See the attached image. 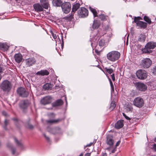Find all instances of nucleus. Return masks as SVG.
Segmentation results:
<instances>
[{"label": "nucleus", "mask_w": 156, "mask_h": 156, "mask_svg": "<svg viewBox=\"0 0 156 156\" xmlns=\"http://www.w3.org/2000/svg\"><path fill=\"white\" fill-rule=\"evenodd\" d=\"M120 53L117 51H112L108 53L107 55V58L112 62L118 60L120 57Z\"/></svg>", "instance_id": "1"}, {"label": "nucleus", "mask_w": 156, "mask_h": 156, "mask_svg": "<svg viewBox=\"0 0 156 156\" xmlns=\"http://www.w3.org/2000/svg\"><path fill=\"white\" fill-rule=\"evenodd\" d=\"M156 47V43L152 41L147 43L145 46V47L142 49L143 53H150L152 52L151 49H153Z\"/></svg>", "instance_id": "2"}, {"label": "nucleus", "mask_w": 156, "mask_h": 156, "mask_svg": "<svg viewBox=\"0 0 156 156\" xmlns=\"http://www.w3.org/2000/svg\"><path fill=\"white\" fill-rule=\"evenodd\" d=\"M11 83L7 80H4L1 84L0 87L3 91L9 92L11 89Z\"/></svg>", "instance_id": "3"}, {"label": "nucleus", "mask_w": 156, "mask_h": 156, "mask_svg": "<svg viewBox=\"0 0 156 156\" xmlns=\"http://www.w3.org/2000/svg\"><path fill=\"white\" fill-rule=\"evenodd\" d=\"M133 105L136 107L140 108L144 106V101L143 99L140 97L135 98L133 101Z\"/></svg>", "instance_id": "4"}, {"label": "nucleus", "mask_w": 156, "mask_h": 156, "mask_svg": "<svg viewBox=\"0 0 156 156\" xmlns=\"http://www.w3.org/2000/svg\"><path fill=\"white\" fill-rule=\"evenodd\" d=\"M136 76L138 79L140 80H144L146 79L147 76V72L144 70L139 69L136 73Z\"/></svg>", "instance_id": "5"}, {"label": "nucleus", "mask_w": 156, "mask_h": 156, "mask_svg": "<svg viewBox=\"0 0 156 156\" xmlns=\"http://www.w3.org/2000/svg\"><path fill=\"white\" fill-rule=\"evenodd\" d=\"M61 7L63 12L67 14L70 11L71 6L69 2H66L63 3Z\"/></svg>", "instance_id": "6"}, {"label": "nucleus", "mask_w": 156, "mask_h": 156, "mask_svg": "<svg viewBox=\"0 0 156 156\" xmlns=\"http://www.w3.org/2000/svg\"><path fill=\"white\" fill-rule=\"evenodd\" d=\"M17 92L20 96L23 98L27 97L29 94L28 91L23 87L18 88L17 90Z\"/></svg>", "instance_id": "7"}, {"label": "nucleus", "mask_w": 156, "mask_h": 156, "mask_svg": "<svg viewBox=\"0 0 156 156\" xmlns=\"http://www.w3.org/2000/svg\"><path fill=\"white\" fill-rule=\"evenodd\" d=\"M77 13L80 17L84 18L88 16V11L85 8L82 7L78 11Z\"/></svg>", "instance_id": "8"}, {"label": "nucleus", "mask_w": 156, "mask_h": 156, "mask_svg": "<svg viewBox=\"0 0 156 156\" xmlns=\"http://www.w3.org/2000/svg\"><path fill=\"white\" fill-rule=\"evenodd\" d=\"M30 104V103L28 100H23L20 101L19 106L21 109L23 110L26 109Z\"/></svg>", "instance_id": "9"}, {"label": "nucleus", "mask_w": 156, "mask_h": 156, "mask_svg": "<svg viewBox=\"0 0 156 156\" xmlns=\"http://www.w3.org/2000/svg\"><path fill=\"white\" fill-rule=\"evenodd\" d=\"M52 98L50 96H47L41 99V104L45 105L50 103L52 101Z\"/></svg>", "instance_id": "10"}, {"label": "nucleus", "mask_w": 156, "mask_h": 156, "mask_svg": "<svg viewBox=\"0 0 156 156\" xmlns=\"http://www.w3.org/2000/svg\"><path fill=\"white\" fill-rule=\"evenodd\" d=\"M152 63L151 61L149 58H146L142 60V65L144 68H148Z\"/></svg>", "instance_id": "11"}, {"label": "nucleus", "mask_w": 156, "mask_h": 156, "mask_svg": "<svg viewBox=\"0 0 156 156\" xmlns=\"http://www.w3.org/2000/svg\"><path fill=\"white\" fill-rule=\"evenodd\" d=\"M114 142V140L111 134L108 135L106 137V144L111 147L113 145Z\"/></svg>", "instance_id": "12"}, {"label": "nucleus", "mask_w": 156, "mask_h": 156, "mask_svg": "<svg viewBox=\"0 0 156 156\" xmlns=\"http://www.w3.org/2000/svg\"><path fill=\"white\" fill-rule=\"evenodd\" d=\"M134 22L136 23L137 26H138L141 28L144 29L147 27V23L140 21L137 22V20H136V18L134 19Z\"/></svg>", "instance_id": "13"}, {"label": "nucleus", "mask_w": 156, "mask_h": 156, "mask_svg": "<svg viewBox=\"0 0 156 156\" xmlns=\"http://www.w3.org/2000/svg\"><path fill=\"white\" fill-rule=\"evenodd\" d=\"M136 86L137 89L140 91H144L147 89L146 85L142 83H138Z\"/></svg>", "instance_id": "14"}, {"label": "nucleus", "mask_w": 156, "mask_h": 156, "mask_svg": "<svg viewBox=\"0 0 156 156\" xmlns=\"http://www.w3.org/2000/svg\"><path fill=\"white\" fill-rule=\"evenodd\" d=\"M25 61L26 65L29 66H32L33 64H34L36 62V60L34 58H30L26 59Z\"/></svg>", "instance_id": "15"}, {"label": "nucleus", "mask_w": 156, "mask_h": 156, "mask_svg": "<svg viewBox=\"0 0 156 156\" xmlns=\"http://www.w3.org/2000/svg\"><path fill=\"white\" fill-rule=\"evenodd\" d=\"M63 3L62 0H53L52 4L53 6L57 7L61 6Z\"/></svg>", "instance_id": "16"}, {"label": "nucleus", "mask_w": 156, "mask_h": 156, "mask_svg": "<svg viewBox=\"0 0 156 156\" xmlns=\"http://www.w3.org/2000/svg\"><path fill=\"white\" fill-rule=\"evenodd\" d=\"M123 126V120H119L115 123V128L117 129H119L122 128Z\"/></svg>", "instance_id": "17"}, {"label": "nucleus", "mask_w": 156, "mask_h": 156, "mask_svg": "<svg viewBox=\"0 0 156 156\" xmlns=\"http://www.w3.org/2000/svg\"><path fill=\"white\" fill-rule=\"evenodd\" d=\"M49 72L46 70H41L38 71L35 74L38 76H47L49 74Z\"/></svg>", "instance_id": "18"}, {"label": "nucleus", "mask_w": 156, "mask_h": 156, "mask_svg": "<svg viewBox=\"0 0 156 156\" xmlns=\"http://www.w3.org/2000/svg\"><path fill=\"white\" fill-rule=\"evenodd\" d=\"M14 58L16 62L19 63L22 60V56L20 53L16 54L14 55Z\"/></svg>", "instance_id": "19"}, {"label": "nucleus", "mask_w": 156, "mask_h": 156, "mask_svg": "<svg viewBox=\"0 0 156 156\" xmlns=\"http://www.w3.org/2000/svg\"><path fill=\"white\" fill-rule=\"evenodd\" d=\"M33 6L34 9L37 12H41L43 10V7L39 3L34 4Z\"/></svg>", "instance_id": "20"}, {"label": "nucleus", "mask_w": 156, "mask_h": 156, "mask_svg": "<svg viewBox=\"0 0 156 156\" xmlns=\"http://www.w3.org/2000/svg\"><path fill=\"white\" fill-rule=\"evenodd\" d=\"M40 1L43 8L46 9H48L49 4L48 0H40Z\"/></svg>", "instance_id": "21"}, {"label": "nucleus", "mask_w": 156, "mask_h": 156, "mask_svg": "<svg viewBox=\"0 0 156 156\" xmlns=\"http://www.w3.org/2000/svg\"><path fill=\"white\" fill-rule=\"evenodd\" d=\"M63 104V102L62 100L59 99L57 100L55 102L53 103L52 104V105L53 107H55L62 105Z\"/></svg>", "instance_id": "22"}, {"label": "nucleus", "mask_w": 156, "mask_h": 156, "mask_svg": "<svg viewBox=\"0 0 156 156\" xmlns=\"http://www.w3.org/2000/svg\"><path fill=\"white\" fill-rule=\"evenodd\" d=\"M100 23L99 21L97 20H94L92 25V28L93 29H97L100 25Z\"/></svg>", "instance_id": "23"}, {"label": "nucleus", "mask_w": 156, "mask_h": 156, "mask_svg": "<svg viewBox=\"0 0 156 156\" xmlns=\"http://www.w3.org/2000/svg\"><path fill=\"white\" fill-rule=\"evenodd\" d=\"M80 4L78 3H76L74 4L72 7V11L71 13L73 14L75 13V12L78 9L80 6Z\"/></svg>", "instance_id": "24"}, {"label": "nucleus", "mask_w": 156, "mask_h": 156, "mask_svg": "<svg viewBox=\"0 0 156 156\" xmlns=\"http://www.w3.org/2000/svg\"><path fill=\"white\" fill-rule=\"evenodd\" d=\"M62 120V119H51L49 120H47L46 121V122L47 123H48L50 124H52L53 123H58L61 122Z\"/></svg>", "instance_id": "25"}, {"label": "nucleus", "mask_w": 156, "mask_h": 156, "mask_svg": "<svg viewBox=\"0 0 156 156\" xmlns=\"http://www.w3.org/2000/svg\"><path fill=\"white\" fill-rule=\"evenodd\" d=\"M43 88L45 90L51 89V85L50 84L46 83L44 85Z\"/></svg>", "instance_id": "26"}, {"label": "nucleus", "mask_w": 156, "mask_h": 156, "mask_svg": "<svg viewBox=\"0 0 156 156\" xmlns=\"http://www.w3.org/2000/svg\"><path fill=\"white\" fill-rule=\"evenodd\" d=\"M7 45L5 44L0 43V49L3 50H5L7 49Z\"/></svg>", "instance_id": "27"}, {"label": "nucleus", "mask_w": 156, "mask_h": 156, "mask_svg": "<svg viewBox=\"0 0 156 156\" xmlns=\"http://www.w3.org/2000/svg\"><path fill=\"white\" fill-rule=\"evenodd\" d=\"M89 9L90 11L93 14L94 17H97V12L95 9L92 8L91 7H89Z\"/></svg>", "instance_id": "28"}, {"label": "nucleus", "mask_w": 156, "mask_h": 156, "mask_svg": "<svg viewBox=\"0 0 156 156\" xmlns=\"http://www.w3.org/2000/svg\"><path fill=\"white\" fill-rule=\"evenodd\" d=\"M145 35L144 34H141L140 35V37L138 39V41L141 42H144L145 41Z\"/></svg>", "instance_id": "29"}, {"label": "nucleus", "mask_w": 156, "mask_h": 156, "mask_svg": "<svg viewBox=\"0 0 156 156\" xmlns=\"http://www.w3.org/2000/svg\"><path fill=\"white\" fill-rule=\"evenodd\" d=\"M144 20L148 24H150L151 23V19L149 18L148 17L146 16H144Z\"/></svg>", "instance_id": "30"}, {"label": "nucleus", "mask_w": 156, "mask_h": 156, "mask_svg": "<svg viewBox=\"0 0 156 156\" xmlns=\"http://www.w3.org/2000/svg\"><path fill=\"white\" fill-rule=\"evenodd\" d=\"M14 140L16 144L18 146L20 147H23V144L21 142L18 141V140L15 137L14 138Z\"/></svg>", "instance_id": "31"}, {"label": "nucleus", "mask_w": 156, "mask_h": 156, "mask_svg": "<svg viewBox=\"0 0 156 156\" xmlns=\"http://www.w3.org/2000/svg\"><path fill=\"white\" fill-rule=\"evenodd\" d=\"M73 14H72V15L69 16L64 17L63 19L67 20V21H70L73 18Z\"/></svg>", "instance_id": "32"}, {"label": "nucleus", "mask_w": 156, "mask_h": 156, "mask_svg": "<svg viewBox=\"0 0 156 156\" xmlns=\"http://www.w3.org/2000/svg\"><path fill=\"white\" fill-rule=\"evenodd\" d=\"M105 69L107 73L110 74H111L113 71V69L111 68H108L107 67H105Z\"/></svg>", "instance_id": "33"}, {"label": "nucleus", "mask_w": 156, "mask_h": 156, "mask_svg": "<svg viewBox=\"0 0 156 156\" xmlns=\"http://www.w3.org/2000/svg\"><path fill=\"white\" fill-rule=\"evenodd\" d=\"M105 44V40L104 39H101L100 40L99 42V45L100 46H103Z\"/></svg>", "instance_id": "34"}, {"label": "nucleus", "mask_w": 156, "mask_h": 156, "mask_svg": "<svg viewBox=\"0 0 156 156\" xmlns=\"http://www.w3.org/2000/svg\"><path fill=\"white\" fill-rule=\"evenodd\" d=\"M115 102L113 101L110 104V109L111 110L113 109L115 107Z\"/></svg>", "instance_id": "35"}, {"label": "nucleus", "mask_w": 156, "mask_h": 156, "mask_svg": "<svg viewBox=\"0 0 156 156\" xmlns=\"http://www.w3.org/2000/svg\"><path fill=\"white\" fill-rule=\"evenodd\" d=\"M5 126H3V128L5 129H7V126L8 125L9 122V121L7 119H5L4 121Z\"/></svg>", "instance_id": "36"}, {"label": "nucleus", "mask_w": 156, "mask_h": 156, "mask_svg": "<svg viewBox=\"0 0 156 156\" xmlns=\"http://www.w3.org/2000/svg\"><path fill=\"white\" fill-rule=\"evenodd\" d=\"M60 130V129L59 128H55V129H53V133L54 134H56V133H58V132H57V131H59Z\"/></svg>", "instance_id": "37"}, {"label": "nucleus", "mask_w": 156, "mask_h": 156, "mask_svg": "<svg viewBox=\"0 0 156 156\" xmlns=\"http://www.w3.org/2000/svg\"><path fill=\"white\" fill-rule=\"evenodd\" d=\"M100 18L102 20H104L106 19V16L104 14H101L99 15Z\"/></svg>", "instance_id": "38"}, {"label": "nucleus", "mask_w": 156, "mask_h": 156, "mask_svg": "<svg viewBox=\"0 0 156 156\" xmlns=\"http://www.w3.org/2000/svg\"><path fill=\"white\" fill-rule=\"evenodd\" d=\"M109 81L110 82V86H111V89H112V90H114V86H113V83L110 78H109Z\"/></svg>", "instance_id": "39"}, {"label": "nucleus", "mask_w": 156, "mask_h": 156, "mask_svg": "<svg viewBox=\"0 0 156 156\" xmlns=\"http://www.w3.org/2000/svg\"><path fill=\"white\" fill-rule=\"evenodd\" d=\"M96 142V140H94L93 142H91L90 144H87L85 147H90L93 144H94Z\"/></svg>", "instance_id": "40"}, {"label": "nucleus", "mask_w": 156, "mask_h": 156, "mask_svg": "<svg viewBox=\"0 0 156 156\" xmlns=\"http://www.w3.org/2000/svg\"><path fill=\"white\" fill-rule=\"evenodd\" d=\"M51 35H52L53 38L54 39H56L57 38V36H56V34H55L52 32H51Z\"/></svg>", "instance_id": "41"}, {"label": "nucleus", "mask_w": 156, "mask_h": 156, "mask_svg": "<svg viewBox=\"0 0 156 156\" xmlns=\"http://www.w3.org/2000/svg\"><path fill=\"white\" fill-rule=\"evenodd\" d=\"M124 117L127 120H130V118L127 116L125 113H122Z\"/></svg>", "instance_id": "42"}, {"label": "nucleus", "mask_w": 156, "mask_h": 156, "mask_svg": "<svg viewBox=\"0 0 156 156\" xmlns=\"http://www.w3.org/2000/svg\"><path fill=\"white\" fill-rule=\"evenodd\" d=\"M98 42V40L96 39H95V40L94 41V42H92L91 43V45L92 46L93 44H94L95 45H96V44H97V43Z\"/></svg>", "instance_id": "43"}, {"label": "nucleus", "mask_w": 156, "mask_h": 156, "mask_svg": "<svg viewBox=\"0 0 156 156\" xmlns=\"http://www.w3.org/2000/svg\"><path fill=\"white\" fill-rule=\"evenodd\" d=\"M153 73L156 75V66L153 68Z\"/></svg>", "instance_id": "44"}, {"label": "nucleus", "mask_w": 156, "mask_h": 156, "mask_svg": "<svg viewBox=\"0 0 156 156\" xmlns=\"http://www.w3.org/2000/svg\"><path fill=\"white\" fill-rule=\"evenodd\" d=\"M111 76L112 78V79L113 81H114L115 80V75L114 74H112L111 75Z\"/></svg>", "instance_id": "45"}, {"label": "nucleus", "mask_w": 156, "mask_h": 156, "mask_svg": "<svg viewBox=\"0 0 156 156\" xmlns=\"http://www.w3.org/2000/svg\"><path fill=\"white\" fill-rule=\"evenodd\" d=\"M127 108L128 109V110L130 111H132L133 109V108L130 106H129L127 107Z\"/></svg>", "instance_id": "46"}, {"label": "nucleus", "mask_w": 156, "mask_h": 156, "mask_svg": "<svg viewBox=\"0 0 156 156\" xmlns=\"http://www.w3.org/2000/svg\"><path fill=\"white\" fill-rule=\"evenodd\" d=\"M134 18H136V20H137V22L138 21H139V20H142V18H141V17H139V16L137 17H135Z\"/></svg>", "instance_id": "47"}, {"label": "nucleus", "mask_w": 156, "mask_h": 156, "mask_svg": "<svg viewBox=\"0 0 156 156\" xmlns=\"http://www.w3.org/2000/svg\"><path fill=\"white\" fill-rule=\"evenodd\" d=\"M44 136L45 138H46V140L48 141H49L50 140V139L49 137L47 136L45 134H44Z\"/></svg>", "instance_id": "48"}, {"label": "nucleus", "mask_w": 156, "mask_h": 156, "mask_svg": "<svg viewBox=\"0 0 156 156\" xmlns=\"http://www.w3.org/2000/svg\"><path fill=\"white\" fill-rule=\"evenodd\" d=\"M12 153L13 154H14L16 152V149L15 148H13L12 149Z\"/></svg>", "instance_id": "49"}, {"label": "nucleus", "mask_w": 156, "mask_h": 156, "mask_svg": "<svg viewBox=\"0 0 156 156\" xmlns=\"http://www.w3.org/2000/svg\"><path fill=\"white\" fill-rule=\"evenodd\" d=\"M153 149L156 151V144H154L153 145Z\"/></svg>", "instance_id": "50"}, {"label": "nucleus", "mask_w": 156, "mask_h": 156, "mask_svg": "<svg viewBox=\"0 0 156 156\" xmlns=\"http://www.w3.org/2000/svg\"><path fill=\"white\" fill-rule=\"evenodd\" d=\"M91 153H87L85 154L84 156H90Z\"/></svg>", "instance_id": "51"}, {"label": "nucleus", "mask_w": 156, "mask_h": 156, "mask_svg": "<svg viewBox=\"0 0 156 156\" xmlns=\"http://www.w3.org/2000/svg\"><path fill=\"white\" fill-rule=\"evenodd\" d=\"M28 127L30 129H32L34 128V126L32 125L29 124L28 125Z\"/></svg>", "instance_id": "52"}, {"label": "nucleus", "mask_w": 156, "mask_h": 156, "mask_svg": "<svg viewBox=\"0 0 156 156\" xmlns=\"http://www.w3.org/2000/svg\"><path fill=\"white\" fill-rule=\"evenodd\" d=\"M2 114L3 115H4L5 116H6L7 115V113L5 111L2 112Z\"/></svg>", "instance_id": "53"}, {"label": "nucleus", "mask_w": 156, "mask_h": 156, "mask_svg": "<svg viewBox=\"0 0 156 156\" xmlns=\"http://www.w3.org/2000/svg\"><path fill=\"white\" fill-rule=\"evenodd\" d=\"M116 150V148H115L113 149L111 151V153H114L115 152V151Z\"/></svg>", "instance_id": "54"}, {"label": "nucleus", "mask_w": 156, "mask_h": 156, "mask_svg": "<svg viewBox=\"0 0 156 156\" xmlns=\"http://www.w3.org/2000/svg\"><path fill=\"white\" fill-rule=\"evenodd\" d=\"M101 156H107V154L105 153H102Z\"/></svg>", "instance_id": "55"}, {"label": "nucleus", "mask_w": 156, "mask_h": 156, "mask_svg": "<svg viewBox=\"0 0 156 156\" xmlns=\"http://www.w3.org/2000/svg\"><path fill=\"white\" fill-rule=\"evenodd\" d=\"M120 143V140H119L116 143V144L115 145L116 147H117V146H119V144Z\"/></svg>", "instance_id": "56"}, {"label": "nucleus", "mask_w": 156, "mask_h": 156, "mask_svg": "<svg viewBox=\"0 0 156 156\" xmlns=\"http://www.w3.org/2000/svg\"><path fill=\"white\" fill-rule=\"evenodd\" d=\"M12 146L11 144L10 143H8L7 144V146L8 147H10Z\"/></svg>", "instance_id": "57"}, {"label": "nucleus", "mask_w": 156, "mask_h": 156, "mask_svg": "<svg viewBox=\"0 0 156 156\" xmlns=\"http://www.w3.org/2000/svg\"><path fill=\"white\" fill-rule=\"evenodd\" d=\"M83 153H81L79 156H83Z\"/></svg>", "instance_id": "58"}, {"label": "nucleus", "mask_w": 156, "mask_h": 156, "mask_svg": "<svg viewBox=\"0 0 156 156\" xmlns=\"http://www.w3.org/2000/svg\"><path fill=\"white\" fill-rule=\"evenodd\" d=\"M65 101H66V104H67V99H66V97H65Z\"/></svg>", "instance_id": "59"}, {"label": "nucleus", "mask_w": 156, "mask_h": 156, "mask_svg": "<svg viewBox=\"0 0 156 156\" xmlns=\"http://www.w3.org/2000/svg\"><path fill=\"white\" fill-rule=\"evenodd\" d=\"M13 120L14 121H17V119H16V118H14V119H13Z\"/></svg>", "instance_id": "60"}, {"label": "nucleus", "mask_w": 156, "mask_h": 156, "mask_svg": "<svg viewBox=\"0 0 156 156\" xmlns=\"http://www.w3.org/2000/svg\"><path fill=\"white\" fill-rule=\"evenodd\" d=\"M153 141L154 142H156V137L154 138V139Z\"/></svg>", "instance_id": "61"}, {"label": "nucleus", "mask_w": 156, "mask_h": 156, "mask_svg": "<svg viewBox=\"0 0 156 156\" xmlns=\"http://www.w3.org/2000/svg\"><path fill=\"white\" fill-rule=\"evenodd\" d=\"M62 45L63 44V38H62Z\"/></svg>", "instance_id": "62"}, {"label": "nucleus", "mask_w": 156, "mask_h": 156, "mask_svg": "<svg viewBox=\"0 0 156 156\" xmlns=\"http://www.w3.org/2000/svg\"><path fill=\"white\" fill-rule=\"evenodd\" d=\"M97 50H95V51L96 52H97Z\"/></svg>", "instance_id": "63"}, {"label": "nucleus", "mask_w": 156, "mask_h": 156, "mask_svg": "<svg viewBox=\"0 0 156 156\" xmlns=\"http://www.w3.org/2000/svg\"><path fill=\"white\" fill-rule=\"evenodd\" d=\"M155 20H156V18H155Z\"/></svg>", "instance_id": "64"}]
</instances>
